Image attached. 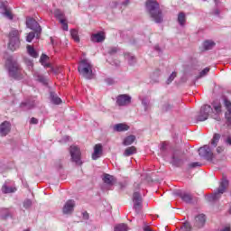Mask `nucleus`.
<instances>
[{
  "label": "nucleus",
  "mask_w": 231,
  "mask_h": 231,
  "mask_svg": "<svg viewBox=\"0 0 231 231\" xmlns=\"http://www.w3.org/2000/svg\"><path fill=\"white\" fill-rule=\"evenodd\" d=\"M12 131V124L9 121H4L0 125V136H8Z\"/></svg>",
  "instance_id": "nucleus-15"
},
{
  "label": "nucleus",
  "mask_w": 231,
  "mask_h": 231,
  "mask_svg": "<svg viewBox=\"0 0 231 231\" xmlns=\"http://www.w3.org/2000/svg\"><path fill=\"white\" fill-rule=\"evenodd\" d=\"M49 59H50V57H48V55L42 54V56L40 58V62H41L42 66H44V68H51V64L46 62V60H48Z\"/></svg>",
  "instance_id": "nucleus-30"
},
{
  "label": "nucleus",
  "mask_w": 231,
  "mask_h": 231,
  "mask_svg": "<svg viewBox=\"0 0 231 231\" xmlns=\"http://www.w3.org/2000/svg\"><path fill=\"white\" fill-rule=\"evenodd\" d=\"M70 35L75 42H80V37H79V31H77L76 29H71Z\"/></svg>",
  "instance_id": "nucleus-38"
},
{
  "label": "nucleus",
  "mask_w": 231,
  "mask_h": 231,
  "mask_svg": "<svg viewBox=\"0 0 231 231\" xmlns=\"http://www.w3.org/2000/svg\"><path fill=\"white\" fill-rule=\"evenodd\" d=\"M55 166L57 167V169H62V160H58L55 162Z\"/></svg>",
  "instance_id": "nucleus-51"
},
{
  "label": "nucleus",
  "mask_w": 231,
  "mask_h": 231,
  "mask_svg": "<svg viewBox=\"0 0 231 231\" xmlns=\"http://www.w3.org/2000/svg\"><path fill=\"white\" fill-rule=\"evenodd\" d=\"M102 180L106 185H108V187H113V185H115V181H116L115 176L110 175L109 173H104L102 175Z\"/></svg>",
  "instance_id": "nucleus-19"
},
{
  "label": "nucleus",
  "mask_w": 231,
  "mask_h": 231,
  "mask_svg": "<svg viewBox=\"0 0 231 231\" xmlns=\"http://www.w3.org/2000/svg\"><path fill=\"white\" fill-rule=\"evenodd\" d=\"M135 140H136V136L129 135L125 138L123 143H124V145H131V144L134 143Z\"/></svg>",
  "instance_id": "nucleus-34"
},
{
  "label": "nucleus",
  "mask_w": 231,
  "mask_h": 231,
  "mask_svg": "<svg viewBox=\"0 0 231 231\" xmlns=\"http://www.w3.org/2000/svg\"><path fill=\"white\" fill-rule=\"evenodd\" d=\"M139 98L142 102V105L144 107V110L147 111V109H149V104H150L149 99L147 97H142V96H140Z\"/></svg>",
  "instance_id": "nucleus-42"
},
{
  "label": "nucleus",
  "mask_w": 231,
  "mask_h": 231,
  "mask_svg": "<svg viewBox=\"0 0 231 231\" xmlns=\"http://www.w3.org/2000/svg\"><path fill=\"white\" fill-rule=\"evenodd\" d=\"M108 55H116L118 53V47H110L107 51Z\"/></svg>",
  "instance_id": "nucleus-47"
},
{
  "label": "nucleus",
  "mask_w": 231,
  "mask_h": 231,
  "mask_svg": "<svg viewBox=\"0 0 231 231\" xmlns=\"http://www.w3.org/2000/svg\"><path fill=\"white\" fill-rule=\"evenodd\" d=\"M90 39L92 42H104V41H106V34H104L102 32H99L92 34Z\"/></svg>",
  "instance_id": "nucleus-22"
},
{
  "label": "nucleus",
  "mask_w": 231,
  "mask_h": 231,
  "mask_svg": "<svg viewBox=\"0 0 231 231\" xmlns=\"http://www.w3.org/2000/svg\"><path fill=\"white\" fill-rule=\"evenodd\" d=\"M228 185H230L228 179L223 176L221 181L219 182V187L217 188V191L207 197L208 201H209L210 203L218 201L221 199V195L226 192Z\"/></svg>",
  "instance_id": "nucleus-4"
},
{
  "label": "nucleus",
  "mask_w": 231,
  "mask_h": 231,
  "mask_svg": "<svg viewBox=\"0 0 231 231\" xmlns=\"http://www.w3.org/2000/svg\"><path fill=\"white\" fill-rule=\"evenodd\" d=\"M199 154L200 158L207 160V162H210L211 163H216L214 162V152L210 145L206 144L199 149Z\"/></svg>",
  "instance_id": "nucleus-7"
},
{
  "label": "nucleus",
  "mask_w": 231,
  "mask_h": 231,
  "mask_svg": "<svg viewBox=\"0 0 231 231\" xmlns=\"http://www.w3.org/2000/svg\"><path fill=\"white\" fill-rule=\"evenodd\" d=\"M161 109H162V113H167L169 111H172V109H174V106H172V105H171V103L167 102L162 106Z\"/></svg>",
  "instance_id": "nucleus-36"
},
{
  "label": "nucleus",
  "mask_w": 231,
  "mask_h": 231,
  "mask_svg": "<svg viewBox=\"0 0 231 231\" xmlns=\"http://www.w3.org/2000/svg\"><path fill=\"white\" fill-rule=\"evenodd\" d=\"M106 84H108L109 86H113V84H115V79L108 78L106 79Z\"/></svg>",
  "instance_id": "nucleus-54"
},
{
  "label": "nucleus",
  "mask_w": 231,
  "mask_h": 231,
  "mask_svg": "<svg viewBox=\"0 0 231 231\" xmlns=\"http://www.w3.org/2000/svg\"><path fill=\"white\" fill-rule=\"evenodd\" d=\"M10 9L8 5V1H2L0 2V14H4Z\"/></svg>",
  "instance_id": "nucleus-33"
},
{
  "label": "nucleus",
  "mask_w": 231,
  "mask_h": 231,
  "mask_svg": "<svg viewBox=\"0 0 231 231\" xmlns=\"http://www.w3.org/2000/svg\"><path fill=\"white\" fill-rule=\"evenodd\" d=\"M160 151L162 154H167V151H169V142H162L160 144Z\"/></svg>",
  "instance_id": "nucleus-32"
},
{
  "label": "nucleus",
  "mask_w": 231,
  "mask_h": 231,
  "mask_svg": "<svg viewBox=\"0 0 231 231\" xmlns=\"http://www.w3.org/2000/svg\"><path fill=\"white\" fill-rule=\"evenodd\" d=\"M136 63V58L134 56H131L130 54H128V64L130 66H133V64Z\"/></svg>",
  "instance_id": "nucleus-48"
},
{
  "label": "nucleus",
  "mask_w": 231,
  "mask_h": 231,
  "mask_svg": "<svg viewBox=\"0 0 231 231\" xmlns=\"http://www.w3.org/2000/svg\"><path fill=\"white\" fill-rule=\"evenodd\" d=\"M30 124H32L33 125H37V124H39V119L35 118V117H32L30 120Z\"/></svg>",
  "instance_id": "nucleus-52"
},
{
  "label": "nucleus",
  "mask_w": 231,
  "mask_h": 231,
  "mask_svg": "<svg viewBox=\"0 0 231 231\" xmlns=\"http://www.w3.org/2000/svg\"><path fill=\"white\" fill-rule=\"evenodd\" d=\"M74 210H75V200L73 199L67 200V202L65 203L62 208L63 214L65 215L73 214Z\"/></svg>",
  "instance_id": "nucleus-17"
},
{
  "label": "nucleus",
  "mask_w": 231,
  "mask_h": 231,
  "mask_svg": "<svg viewBox=\"0 0 231 231\" xmlns=\"http://www.w3.org/2000/svg\"><path fill=\"white\" fill-rule=\"evenodd\" d=\"M9 77L15 80H21L23 79V69L16 62L10 61L7 65Z\"/></svg>",
  "instance_id": "nucleus-5"
},
{
  "label": "nucleus",
  "mask_w": 231,
  "mask_h": 231,
  "mask_svg": "<svg viewBox=\"0 0 231 231\" xmlns=\"http://www.w3.org/2000/svg\"><path fill=\"white\" fill-rule=\"evenodd\" d=\"M111 64H112V66H116V68H119V66H120V62L118 60L112 61Z\"/></svg>",
  "instance_id": "nucleus-57"
},
{
  "label": "nucleus",
  "mask_w": 231,
  "mask_h": 231,
  "mask_svg": "<svg viewBox=\"0 0 231 231\" xmlns=\"http://www.w3.org/2000/svg\"><path fill=\"white\" fill-rule=\"evenodd\" d=\"M82 217L85 219V221H88V219H89V213H88V211H84L82 213Z\"/></svg>",
  "instance_id": "nucleus-53"
},
{
  "label": "nucleus",
  "mask_w": 231,
  "mask_h": 231,
  "mask_svg": "<svg viewBox=\"0 0 231 231\" xmlns=\"http://www.w3.org/2000/svg\"><path fill=\"white\" fill-rule=\"evenodd\" d=\"M212 113H214V108H212L210 105H203L197 116V122H205V120H208V116H210V114Z\"/></svg>",
  "instance_id": "nucleus-9"
},
{
  "label": "nucleus",
  "mask_w": 231,
  "mask_h": 231,
  "mask_svg": "<svg viewBox=\"0 0 231 231\" xmlns=\"http://www.w3.org/2000/svg\"><path fill=\"white\" fill-rule=\"evenodd\" d=\"M177 21L180 26H185V23H187V15L185 14V13L183 12L179 13Z\"/></svg>",
  "instance_id": "nucleus-27"
},
{
  "label": "nucleus",
  "mask_w": 231,
  "mask_h": 231,
  "mask_svg": "<svg viewBox=\"0 0 231 231\" xmlns=\"http://www.w3.org/2000/svg\"><path fill=\"white\" fill-rule=\"evenodd\" d=\"M60 23V24H65L67 22H66V19H64V18H60V20H58Z\"/></svg>",
  "instance_id": "nucleus-64"
},
{
  "label": "nucleus",
  "mask_w": 231,
  "mask_h": 231,
  "mask_svg": "<svg viewBox=\"0 0 231 231\" xmlns=\"http://www.w3.org/2000/svg\"><path fill=\"white\" fill-rule=\"evenodd\" d=\"M153 50H154L155 51H158L159 54L162 53V48L160 47V45H155V46L153 47Z\"/></svg>",
  "instance_id": "nucleus-55"
},
{
  "label": "nucleus",
  "mask_w": 231,
  "mask_h": 231,
  "mask_svg": "<svg viewBox=\"0 0 231 231\" xmlns=\"http://www.w3.org/2000/svg\"><path fill=\"white\" fill-rule=\"evenodd\" d=\"M137 41H136V39H134V38H132V39H130V44H133V45H135V44H137Z\"/></svg>",
  "instance_id": "nucleus-59"
},
{
  "label": "nucleus",
  "mask_w": 231,
  "mask_h": 231,
  "mask_svg": "<svg viewBox=\"0 0 231 231\" xmlns=\"http://www.w3.org/2000/svg\"><path fill=\"white\" fill-rule=\"evenodd\" d=\"M32 205H33V202L30 199H24V201L23 203V208H25V210H30V208H32Z\"/></svg>",
  "instance_id": "nucleus-40"
},
{
  "label": "nucleus",
  "mask_w": 231,
  "mask_h": 231,
  "mask_svg": "<svg viewBox=\"0 0 231 231\" xmlns=\"http://www.w3.org/2000/svg\"><path fill=\"white\" fill-rule=\"evenodd\" d=\"M226 116V124L227 127H230L231 125V114H225Z\"/></svg>",
  "instance_id": "nucleus-49"
},
{
  "label": "nucleus",
  "mask_w": 231,
  "mask_h": 231,
  "mask_svg": "<svg viewBox=\"0 0 231 231\" xmlns=\"http://www.w3.org/2000/svg\"><path fill=\"white\" fill-rule=\"evenodd\" d=\"M224 106L226 107V114H231V101L228 99L226 96L222 97Z\"/></svg>",
  "instance_id": "nucleus-26"
},
{
  "label": "nucleus",
  "mask_w": 231,
  "mask_h": 231,
  "mask_svg": "<svg viewBox=\"0 0 231 231\" xmlns=\"http://www.w3.org/2000/svg\"><path fill=\"white\" fill-rule=\"evenodd\" d=\"M207 223V216L205 214H199L195 217L194 227L195 228H203Z\"/></svg>",
  "instance_id": "nucleus-18"
},
{
  "label": "nucleus",
  "mask_w": 231,
  "mask_h": 231,
  "mask_svg": "<svg viewBox=\"0 0 231 231\" xmlns=\"http://www.w3.org/2000/svg\"><path fill=\"white\" fill-rule=\"evenodd\" d=\"M210 71V68L207 67L204 69H202L199 75L196 77L197 80L199 79H203V77H207L208 75V72Z\"/></svg>",
  "instance_id": "nucleus-39"
},
{
  "label": "nucleus",
  "mask_w": 231,
  "mask_h": 231,
  "mask_svg": "<svg viewBox=\"0 0 231 231\" xmlns=\"http://www.w3.org/2000/svg\"><path fill=\"white\" fill-rule=\"evenodd\" d=\"M189 169H196V167H201V163L199 162H191L189 164Z\"/></svg>",
  "instance_id": "nucleus-50"
},
{
  "label": "nucleus",
  "mask_w": 231,
  "mask_h": 231,
  "mask_svg": "<svg viewBox=\"0 0 231 231\" xmlns=\"http://www.w3.org/2000/svg\"><path fill=\"white\" fill-rule=\"evenodd\" d=\"M171 165L173 167H181L185 163V160L183 159V152L180 150H174L171 154Z\"/></svg>",
  "instance_id": "nucleus-10"
},
{
  "label": "nucleus",
  "mask_w": 231,
  "mask_h": 231,
  "mask_svg": "<svg viewBox=\"0 0 231 231\" xmlns=\"http://www.w3.org/2000/svg\"><path fill=\"white\" fill-rule=\"evenodd\" d=\"M142 194L138 191L134 192L133 194V202H134V209L135 212L140 213V210H142Z\"/></svg>",
  "instance_id": "nucleus-12"
},
{
  "label": "nucleus",
  "mask_w": 231,
  "mask_h": 231,
  "mask_svg": "<svg viewBox=\"0 0 231 231\" xmlns=\"http://www.w3.org/2000/svg\"><path fill=\"white\" fill-rule=\"evenodd\" d=\"M2 192L3 194H13L14 192H17V188L4 184L2 186Z\"/></svg>",
  "instance_id": "nucleus-25"
},
{
  "label": "nucleus",
  "mask_w": 231,
  "mask_h": 231,
  "mask_svg": "<svg viewBox=\"0 0 231 231\" xmlns=\"http://www.w3.org/2000/svg\"><path fill=\"white\" fill-rule=\"evenodd\" d=\"M131 99H132L131 96H129L127 94H122V95L117 96L116 104L120 107H124V106H129V104H131Z\"/></svg>",
  "instance_id": "nucleus-14"
},
{
  "label": "nucleus",
  "mask_w": 231,
  "mask_h": 231,
  "mask_svg": "<svg viewBox=\"0 0 231 231\" xmlns=\"http://www.w3.org/2000/svg\"><path fill=\"white\" fill-rule=\"evenodd\" d=\"M69 153L71 156V162L76 163V165H82V160L80 158L82 153L80 152V148L72 145L69 147Z\"/></svg>",
  "instance_id": "nucleus-11"
},
{
  "label": "nucleus",
  "mask_w": 231,
  "mask_h": 231,
  "mask_svg": "<svg viewBox=\"0 0 231 231\" xmlns=\"http://www.w3.org/2000/svg\"><path fill=\"white\" fill-rule=\"evenodd\" d=\"M133 154H136V147L134 146L127 147L124 152V156H133Z\"/></svg>",
  "instance_id": "nucleus-31"
},
{
  "label": "nucleus",
  "mask_w": 231,
  "mask_h": 231,
  "mask_svg": "<svg viewBox=\"0 0 231 231\" xmlns=\"http://www.w3.org/2000/svg\"><path fill=\"white\" fill-rule=\"evenodd\" d=\"M223 151H225V148L222 147V146H218V147L217 148V154H221V152H223Z\"/></svg>",
  "instance_id": "nucleus-56"
},
{
  "label": "nucleus",
  "mask_w": 231,
  "mask_h": 231,
  "mask_svg": "<svg viewBox=\"0 0 231 231\" xmlns=\"http://www.w3.org/2000/svg\"><path fill=\"white\" fill-rule=\"evenodd\" d=\"M50 100L54 106H60V104H62V99L53 91L50 92Z\"/></svg>",
  "instance_id": "nucleus-23"
},
{
  "label": "nucleus",
  "mask_w": 231,
  "mask_h": 231,
  "mask_svg": "<svg viewBox=\"0 0 231 231\" xmlns=\"http://www.w3.org/2000/svg\"><path fill=\"white\" fill-rule=\"evenodd\" d=\"M21 46V40H19V31L13 30L9 32V43L8 49L11 51H15V50H19Z\"/></svg>",
  "instance_id": "nucleus-6"
},
{
  "label": "nucleus",
  "mask_w": 231,
  "mask_h": 231,
  "mask_svg": "<svg viewBox=\"0 0 231 231\" xmlns=\"http://www.w3.org/2000/svg\"><path fill=\"white\" fill-rule=\"evenodd\" d=\"M62 30H63L64 32H68V22H67L66 23H63V25H62Z\"/></svg>",
  "instance_id": "nucleus-61"
},
{
  "label": "nucleus",
  "mask_w": 231,
  "mask_h": 231,
  "mask_svg": "<svg viewBox=\"0 0 231 231\" xmlns=\"http://www.w3.org/2000/svg\"><path fill=\"white\" fill-rule=\"evenodd\" d=\"M176 196L180 198L184 201V203H187L188 205L192 204V201L194 198L192 197V194L187 193L185 191L178 190L176 193Z\"/></svg>",
  "instance_id": "nucleus-16"
},
{
  "label": "nucleus",
  "mask_w": 231,
  "mask_h": 231,
  "mask_svg": "<svg viewBox=\"0 0 231 231\" xmlns=\"http://www.w3.org/2000/svg\"><path fill=\"white\" fill-rule=\"evenodd\" d=\"M2 15L5 17L6 19H9V21H14V14H12V9L9 8L8 11L4 13Z\"/></svg>",
  "instance_id": "nucleus-44"
},
{
  "label": "nucleus",
  "mask_w": 231,
  "mask_h": 231,
  "mask_svg": "<svg viewBox=\"0 0 231 231\" xmlns=\"http://www.w3.org/2000/svg\"><path fill=\"white\" fill-rule=\"evenodd\" d=\"M214 46H216V42L212 40H206L204 42H203V48L204 50H206L207 51L208 50H212V48H214Z\"/></svg>",
  "instance_id": "nucleus-29"
},
{
  "label": "nucleus",
  "mask_w": 231,
  "mask_h": 231,
  "mask_svg": "<svg viewBox=\"0 0 231 231\" xmlns=\"http://www.w3.org/2000/svg\"><path fill=\"white\" fill-rule=\"evenodd\" d=\"M129 125L124 123H119L113 126V131L115 133H124L125 131H129Z\"/></svg>",
  "instance_id": "nucleus-21"
},
{
  "label": "nucleus",
  "mask_w": 231,
  "mask_h": 231,
  "mask_svg": "<svg viewBox=\"0 0 231 231\" xmlns=\"http://www.w3.org/2000/svg\"><path fill=\"white\" fill-rule=\"evenodd\" d=\"M15 209L14 208H0V219L6 221L7 219H14Z\"/></svg>",
  "instance_id": "nucleus-13"
},
{
  "label": "nucleus",
  "mask_w": 231,
  "mask_h": 231,
  "mask_svg": "<svg viewBox=\"0 0 231 231\" xmlns=\"http://www.w3.org/2000/svg\"><path fill=\"white\" fill-rule=\"evenodd\" d=\"M129 3H131V0H125L124 2L121 3V5L127 6V5H129Z\"/></svg>",
  "instance_id": "nucleus-58"
},
{
  "label": "nucleus",
  "mask_w": 231,
  "mask_h": 231,
  "mask_svg": "<svg viewBox=\"0 0 231 231\" xmlns=\"http://www.w3.org/2000/svg\"><path fill=\"white\" fill-rule=\"evenodd\" d=\"M214 15L219 16V14H221V12L219 11V9H215L213 12Z\"/></svg>",
  "instance_id": "nucleus-60"
},
{
  "label": "nucleus",
  "mask_w": 231,
  "mask_h": 231,
  "mask_svg": "<svg viewBox=\"0 0 231 231\" xmlns=\"http://www.w3.org/2000/svg\"><path fill=\"white\" fill-rule=\"evenodd\" d=\"M33 77L35 80H37V82H40V84H42L43 86H48V78H46L44 75L39 72H35Z\"/></svg>",
  "instance_id": "nucleus-24"
},
{
  "label": "nucleus",
  "mask_w": 231,
  "mask_h": 231,
  "mask_svg": "<svg viewBox=\"0 0 231 231\" xmlns=\"http://www.w3.org/2000/svg\"><path fill=\"white\" fill-rule=\"evenodd\" d=\"M118 6V2H112L111 8H116Z\"/></svg>",
  "instance_id": "nucleus-62"
},
{
  "label": "nucleus",
  "mask_w": 231,
  "mask_h": 231,
  "mask_svg": "<svg viewBox=\"0 0 231 231\" xmlns=\"http://www.w3.org/2000/svg\"><path fill=\"white\" fill-rule=\"evenodd\" d=\"M145 6L150 17H152L154 23L157 24L163 23V12H162V9H160V4L158 1L147 0Z\"/></svg>",
  "instance_id": "nucleus-1"
},
{
  "label": "nucleus",
  "mask_w": 231,
  "mask_h": 231,
  "mask_svg": "<svg viewBox=\"0 0 231 231\" xmlns=\"http://www.w3.org/2000/svg\"><path fill=\"white\" fill-rule=\"evenodd\" d=\"M176 77H178V72L173 71L167 79L166 80V84L169 86V84H171L174 79H176Z\"/></svg>",
  "instance_id": "nucleus-43"
},
{
  "label": "nucleus",
  "mask_w": 231,
  "mask_h": 231,
  "mask_svg": "<svg viewBox=\"0 0 231 231\" xmlns=\"http://www.w3.org/2000/svg\"><path fill=\"white\" fill-rule=\"evenodd\" d=\"M226 143H227L228 145H231V136H228V137L226 139Z\"/></svg>",
  "instance_id": "nucleus-63"
},
{
  "label": "nucleus",
  "mask_w": 231,
  "mask_h": 231,
  "mask_svg": "<svg viewBox=\"0 0 231 231\" xmlns=\"http://www.w3.org/2000/svg\"><path fill=\"white\" fill-rule=\"evenodd\" d=\"M212 106H213V109H214L216 115H221V112H222L221 103L213 102Z\"/></svg>",
  "instance_id": "nucleus-37"
},
{
  "label": "nucleus",
  "mask_w": 231,
  "mask_h": 231,
  "mask_svg": "<svg viewBox=\"0 0 231 231\" xmlns=\"http://www.w3.org/2000/svg\"><path fill=\"white\" fill-rule=\"evenodd\" d=\"M26 27L29 28V30H32V32H30L26 36L27 42H32L36 37V39H41V33H42V27H41V24H39V22L35 20V18L32 16H26V22H25Z\"/></svg>",
  "instance_id": "nucleus-2"
},
{
  "label": "nucleus",
  "mask_w": 231,
  "mask_h": 231,
  "mask_svg": "<svg viewBox=\"0 0 231 231\" xmlns=\"http://www.w3.org/2000/svg\"><path fill=\"white\" fill-rule=\"evenodd\" d=\"M78 71L82 77H84V79H87V80H92V79H95L93 65H91V63L86 59L79 61Z\"/></svg>",
  "instance_id": "nucleus-3"
},
{
  "label": "nucleus",
  "mask_w": 231,
  "mask_h": 231,
  "mask_svg": "<svg viewBox=\"0 0 231 231\" xmlns=\"http://www.w3.org/2000/svg\"><path fill=\"white\" fill-rule=\"evenodd\" d=\"M158 77H160V70H156L153 72V74L152 76V82H154V83L160 82V79H158Z\"/></svg>",
  "instance_id": "nucleus-46"
},
{
  "label": "nucleus",
  "mask_w": 231,
  "mask_h": 231,
  "mask_svg": "<svg viewBox=\"0 0 231 231\" xmlns=\"http://www.w3.org/2000/svg\"><path fill=\"white\" fill-rule=\"evenodd\" d=\"M127 224H118L114 227V231H127Z\"/></svg>",
  "instance_id": "nucleus-41"
},
{
  "label": "nucleus",
  "mask_w": 231,
  "mask_h": 231,
  "mask_svg": "<svg viewBox=\"0 0 231 231\" xmlns=\"http://www.w3.org/2000/svg\"><path fill=\"white\" fill-rule=\"evenodd\" d=\"M219 140H221V134H214L213 138L211 140L212 147H217V143H219Z\"/></svg>",
  "instance_id": "nucleus-35"
},
{
  "label": "nucleus",
  "mask_w": 231,
  "mask_h": 231,
  "mask_svg": "<svg viewBox=\"0 0 231 231\" xmlns=\"http://www.w3.org/2000/svg\"><path fill=\"white\" fill-rule=\"evenodd\" d=\"M54 17L59 21L60 19L64 18V14L60 11V9H56L54 11Z\"/></svg>",
  "instance_id": "nucleus-45"
},
{
  "label": "nucleus",
  "mask_w": 231,
  "mask_h": 231,
  "mask_svg": "<svg viewBox=\"0 0 231 231\" xmlns=\"http://www.w3.org/2000/svg\"><path fill=\"white\" fill-rule=\"evenodd\" d=\"M37 106V98L35 97H27L20 104V109L22 111H32L35 109Z\"/></svg>",
  "instance_id": "nucleus-8"
},
{
  "label": "nucleus",
  "mask_w": 231,
  "mask_h": 231,
  "mask_svg": "<svg viewBox=\"0 0 231 231\" xmlns=\"http://www.w3.org/2000/svg\"><path fill=\"white\" fill-rule=\"evenodd\" d=\"M27 53L33 59H37L39 57V52H37L35 48L32 45H27Z\"/></svg>",
  "instance_id": "nucleus-28"
},
{
  "label": "nucleus",
  "mask_w": 231,
  "mask_h": 231,
  "mask_svg": "<svg viewBox=\"0 0 231 231\" xmlns=\"http://www.w3.org/2000/svg\"><path fill=\"white\" fill-rule=\"evenodd\" d=\"M104 152L102 144L97 143L94 146V152L92 153V160H98Z\"/></svg>",
  "instance_id": "nucleus-20"
}]
</instances>
